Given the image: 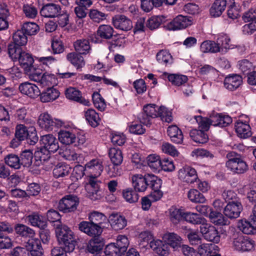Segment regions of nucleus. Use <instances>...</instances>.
<instances>
[{
  "instance_id": "f257e3e1",
  "label": "nucleus",
  "mask_w": 256,
  "mask_h": 256,
  "mask_svg": "<svg viewBox=\"0 0 256 256\" xmlns=\"http://www.w3.org/2000/svg\"><path fill=\"white\" fill-rule=\"evenodd\" d=\"M160 117L162 120L167 122L172 121L170 112L164 106L158 107L154 104H148L144 106L143 112L138 116L140 122L146 126H150L152 119Z\"/></svg>"
},
{
  "instance_id": "f03ea898",
  "label": "nucleus",
  "mask_w": 256,
  "mask_h": 256,
  "mask_svg": "<svg viewBox=\"0 0 256 256\" xmlns=\"http://www.w3.org/2000/svg\"><path fill=\"white\" fill-rule=\"evenodd\" d=\"M132 182L135 191L144 192L148 188H158L160 186V178L152 174H136L131 178Z\"/></svg>"
},
{
  "instance_id": "7ed1b4c3",
  "label": "nucleus",
  "mask_w": 256,
  "mask_h": 256,
  "mask_svg": "<svg viewBox=\"0 0 256 256\" xmlns=\"http://www.w3.org/2000/svg\"><path fill=\"white\" fill-rule=\"evenodd\" d=\"M230 240L233 248L238 252H250L254 248V240L244 236L240 232L236 231L234 228L232 230Z\"/></svg>"
},
{
  "instance_id": "20e7f679",
  "label": "nucleus",
  "mask_w": 256,
  "mask_h": 256,
  "mask_svg": "<svg viewBox=\"0 0 256 256\" xmlns=\"http://www.w3.org/2000/svg\"><path fill=\"white\" fill-rule=\"evenodd\" d=\"M56 236L61 246L67 252H73L76 245V240L74 232L65 225L57 227Z\"/></svg>"
},
{
  "instance_id": "39448f33",
  "label": "nucleus",
  "mask_w": 256,
  "mask_h": 256,
  "mask_svg": "<svg viewBox=\"0 0 256 256\" xmlns=\"http://www.w3.org/2000/svg\"><path fill=\"white\" fill-rule=\"evenodd\" d=\"M129 245L128 238L124 236H119L116 243L108 244L104 252L96 256H122Z\"/></svg>"
},
{
  "instance_id": "423d86ee",
  "label": "nucleus",
  "mask_w": 256,
  "mask_h": 256,
  "mask_svg": "<svg viewBox=\"0 0 256 256\" xmlns=\"http://www.w3.org/2000/svg\"><path fill=\"white\" fill-rule=\"evenodd\" d=\"M80 204V198L76 194H68L64 196L59 201L58 210L64 213L74 212Z\"/></svg>"
},
{
  "instance_id": "0eeeda50",
  "label": "nucleus",
  "mask_w": 256,
  "mask_h": 256,
  "mask_svg": "<svg viewBox=\"0 0 256 256\" xmlns=\"http://www.w3.org/2000/svg\"><path fill=\"white\" fill-rule=\"evenodd\" d=\"M193 19L190 16L180 14L166 24L164 27L170 30H183L192 25Z\"/></svg>"
},
{
  "instance_id": "6e6552de",
  "label": "nucleus",
  "mask_w": 256,
  "mask_h": 256,
  "mask_svg": "<svg viewBox=\"0 0 256 256\" xmlns=\"http://www.w3.org/2000/svg\"><path fill=\"white\" fill-rule=\"evenodd\" d=\"M38 124L42 129L47 131H52L54 128L61 127L63 122L58 119H53L47 112L41 114L38 120Z\"/></svg>"
},
{
  "instance_id": "1a4fd4ad",
  "label": "nucleus",
  "mask_w": 256,
  "mask_h": 256,
  "mask_svg": "<svg viewBox=\"0 0 256 256\" xmlns=\"http://www.w3.org/2000/svg\"><path fill=\"white\" fill-rule=\"evenodd\" d=\"M96 178L90 176L88 182L86 184L85 188L88 192V197L92 200L100 199L102 192L100 190V182L96 180Z\"/></svg>"
},
{
  "instance_id": "9d476101",
  "label": "nucleus",
  "mask_w": 256,
  "mask_h": 256,
  "mask_svg": "<svg viewBox=\"0 0 256 256\" xmlns=\"http://www.w3.org/2000/svg\"><path fill=\"white\" fill-rule=\"evenodd\" d=\"M200 229L206 240L214 243H218L220 242V236L214 226L203 223L200 226Z\"/></svg>"
},
{
  "instance_id": "9b49d317",
  "label": "nucleus",
  "mask_w": 256,
  "mask_h": 256,
  "mask_svg": "<svg viewBox=\"0 0 256 256\" xmlns=\"http://www.w3.org/2000/svg\"><path fill=\"white\" fill-rule=\"evenodd\" d=\"M109 156L112 164H114L113 168L114 172H109V174L111 176H116L120 175V171L115 166L120 165L123 161V156L121 150L115 148H110L108 152Z\"/></svg>"
},
{
  "instance_id": "f8f14e48",
  "label": "nucleus",
  "mask_w": 256,
  "mask_h": 256,
  "mask_svg": "<svg viewBox=\"0 0 256 256\" xmlns=\"http://www.w3.org/2000/svg\"><path fill=\"white\" fill-rule=\"evenodd\" d=\"M178 177L181 180L188 184H192L198 179L196 170L188 166H184L178 170Z\"/></svg>"
},
{
  "instance_id": "ddd939ff",
  "label": "nucleus",
  "mask_w": 256,
  "mask_h": 256,
  "mask_svg": "<svg viewBox=\"0 0 256 256\" xmlns=\"http://www.w3.org/2000/svg\"><path fill=\"white\" fill-rule=\"evenodd\" d=\"M40 142L43 146L42 148L50 152L54 153L60 148L58 140L52 134L42 136Z\"/></svg>"
},
{
  "instance_id": "4468645a",
  "label": "nucleus",
  "mask_w": 256,
  "mask_h": 256,
  "mask_svg": "<svg viewBox=\"0 0 256 256\" xmlns=\"http://www.w3.org/2000/svg\"><path fill=\"white\" fill-rule=\"evenodd\" d=\"M79 230L89 236L96 237L102 232V226L94 224L90 221H82L78 224Z\"/></svg>"
},
{
  "instance_id": "2eb2a0df",
  "label": "nucleus",
  "mask_w": 256,
  "mask_h": 256,
  "mask_svg": "<svg viewBox=\"0 0 256 256\" xmlns=\"http://www.w3.org/2000/svg\"><path fill=\"white\" fill-rule=\"evenodd\" d=\"M242 210L240 202H229L224 207V214L229 218L234 219L240 216Z\"/></svg>"
},
{
  "instance_id": "dca6fc26",
  "label": "nucleus",
  "mask_w": 256,
  "mask_h": 256,
  "mask_svg": "<svg viewBox=\"0 0 256 256\" xmlns=\"http://www.w3.org/2000/svg\"><path fill=\"white\" fill-rule=\"evenodd\" d=\"M26 254L28 256H42V248L38 238H30L26 244Z\"/></svg>"
},
{
  "instance_id": "f3484780",
  "label": "nucleus",
  "mask_w": 256,
  "mask_h": 256,
  "mask_svg": "<svg viewBox=\"0 0 256 256\" xmlns=\"http://www.w3.org/2000/svg\"><path fill=\"white\" fill-rule=\"evenodd\" d=\"M112 22L116 28L123 31H128L132 28V21L124 15L115 16L112 18Z\"/></svg>"
},
{
  "instance_id": "a211bd4d",
  "label": "nucleus",
  "mask_w": 256,
  "mask_h": 256,
  "mask_svg": "<svg viewBox=\"0 0 256 256\" xmlns=\"http://www.w3.org/2000/svg\"><path fill=\"white\" fill-rule=\"evenodd\" d=\"M108 222L111 227L115 230L124 228L127 225L126 218L118 213L113 212L108 217Z\"/></svg>"
},
{
  "instance_id": "6ab92c4d",
  "label": "nucleus",
  "mask_w": 256,
  "mask_h": 256,
  "mask_svg": "<svg viewBox=\"0 0 256 256\" xmlns=\"http://www.w3.org/2000/svg\"><path fill=\"white\" fill-rule=\"evenodd\" d=\"M18 89L22 94L32 98H36L40 94L38 88L36 84L28 82L21 84Z\"/></svg>"
},
{
  "instance_id": "aec40b11",
  "label": "nucleus",
  "mask_w": 256,
  "mask_h": 256,
  "mask_svg": "<svg viewBox=\"0 0 256 256\" xmlns=\"http://www.w3.org/2000/svg\"><path fill=\"white\" fill-rule=\"evenodd\" d=\"M150 247L158 256H168L170 254V248L168 244L160 240H154L150 242Z\"/></svg>"
},
{
  "instance_id": "412c9836",
  "label": "nucleus",
  "mask_w": 256,
  "mask_h": 256,
  "mask_svg": "<svg viewBox=\"0 0 256 256\" xmlns=\"http://www.w3.org/2000/svg\"><path fill=\"white\" fill-rule=\"evenodd\" d=\"M65 95L67 98L78 102L85 106H88L90 102L84 98L81 92L75 88L70 87L66 89Z\"/></svg>"
},
{
  "instance_id": "4be33fe9",
  "label": "nucleus",
  "mask_w": 256,
  "mask_h": 256,
  "mask_svg": "<svg viewBox=\"0 0 256 256\" xmlns=\"http://www.w3.org/2000/svg\"><path fill=\"white\" fill-rule=\"evenodd\" d=\"M104 246V242L102 238L100 236L94 237V238L90 240L86 247L87 250L92 253L96 254H101L102 252H100Z\"/></svg>"
},
{
  "instance_id": "5701e85b",
  "label": "nucleus",
  "mask_w": 256,
  "mask_h": 256,
  "mask_svg": "<svg viewBox=\"0 0 256 256\" xmlns=\"http://www.w3.org/2000/svg\"><path fill=\"white\" fill-rule=\"evenodd\" d=\"M210 120L211 125L221 128L227 126L232 122V118L228 116L218 114L210 116Z\"/></svg>"
},
{
  "instance_id": "b1692460",
  "label": "nucleus",
  "mask_w": 256,
  "mask_h": 256,
  "mask_svg": "<svg viewBox=\"0 0 256 256\" xmlns=\"http://www.w3.org/2000/svg\"><path fill=\"white\" fill-rule=\"evenodd\" d=\"M242 79L241 76L233 74L226 76L224 80V87L231 91L236 90L242 84Z\"/></svg>"
},
{
  "instance_id": "393cba45",
  "label": "nucleus",
  "mask_w": 256,
  "mask_h": 256,
  "mask_svg": "<svg viewBox=\"0 0 256 256\" xmlns=\"http://www.w3.org/2000/svg\"><path fill=\"white\" fill-rule=\"evenodd\" d=\"M60 92L54 86L46 88L39 95L42 102H48L56 100L60 96Z\"/></svg>"
},
{
  "instance_id": "a878e982",
  "label": "nucleus",
  "mask_w": 256,
  "mask_h": 256,
  "mask_svg": "<svg viewBox=\"0 0 256 256\" xmlns=\"http://www.w3.org/2000/svg\"><path fill=\"white\" fill-rule=\"evenodd\" d=\"M86 172L91 174V176L97 178L103 170L102 162L99 159H93L85 165Z\"/></svg>"
},
{
  "instance_id": "bb28decb",
  "label": "nucleus",
  "mask_w": 256,
  "mask_h": 256,
  "mask_svg": "<svg viewBox=\"0 0 256 256\" xmlns=\"http://www.w3.org/2000/svg\"><path fill=\"white\" fill-rule=\"evenodd\" d=\"M26 219L33 226L38 228H46L48 226L45 217L38 212H32L26 217Z\"/></svg>"
},
{
  "instance_id": "cd10ccee",
  "label": "nucleus",
  "mask_w": 256,
  "mask_h": 256,
  "mask_svg": "<svg viewBox=\"0 0 256 256\" xmlns=\"http://www.w3.org/2000/svg\"><path fill=\"white\" fill-rule=\"evenodd\" d=\"M162 238L164 242L174 249H178L182 246V238L174 232H167L164 234Z\"/></svg>"
},
{
  "instance_id": "c85d7f7f",
  "label": "nucleus",
  "mask_w": 256,
  "mask_h": 256,
  "mask_svg": "<svg viewBox=\"0 0 256 256\" xmlns=\"http://www.w3.org/2000/svg\"><path fill=\"white\" fill-rule=\"evenodd\" d=\"M60 7L59 5L54 4H48L44 6L40 11L42 16L46 18H54L60 12Z\"/></svg>"
},
{
  "instance_id": "c756f323",
  "label": "nucleus",
  "mask_w": 256,
  "mask_h": 256,
  "mask_svg": "<svg viewBox=\"0 0 256 256\" xmlns=\"http://www.w3.org/2000/svg\"><path fill=\"white\" fill-rule=\"evenodd\" d=\"M226 164L228 169L238 174H244L248 170L246 162L241 158L234 162L226 163Z\"/></svg>"
},
{
  "instance_id": "7c9ffc66",
  "label": "nucleus",
  "mask_w": 256,
  "mask_h": 256,
  "mask_svg": "<svg viewBox=\"0 0 256 256\" xmlns=\"http://www.w3.org/2000/svg\"><path fill=\"white\" fill-rule=\"evenodd\" d=\"M21 66L26 72H28L34 69V60L32 54L24 52L18 60Z\"/></svg>"
},
{
  "instance_id": "2f4dec72",
  "label": "nucleus",
  "mask_w": 256,
  "mask_h": 256,
  "mask_svg": "<svg viewBox=\"0 0 256 256\" xmlns=\"http://www.w3.org/2000/svg\"><path fill=\"white\" fill-rule=\"evenodd\" d=\"M167 132L171 141L177 144L182 143L184 136L182 130L177 126L176 125H172L168 126Z\"/></svg>"
},
{
  "instance_id": "473e14b6",
  "label": "nucleus",
  "mask_w": 256,
  "mask_h": 256,
  "mask_svg": "<svg viewBox=\"0 0 256 256\" xmlns=\"http://www.w3.org/2000/svg\"><path fill=\"white\" fill-rule=\"evenodd\" d=\"M72 171V168L68 164L59 163L53 170L54 176L56 178L68 176Z\"/></svg>"
},
{
  "instance_id": "72a5a7b5",
  "label": "nucleus",
  "mask_w": 256,
  "mask_h": 256,
  "mask_svg": "<svg viewBox=\"0 0 256 256\" xmlns=\"http://www.w3.org/2000/svg\"><path fill=\"white\" fill-rule=\"evenodd\" d=\"M202 256H221L219 254V248L214 244H202L200 246Z\"/></svg>"
},
{
  "instance_id": "f704fd0d",
  "label": "nucleus",
  "mask_w": 256,
  "mask_h": 256,
  "mask_svg": "<svg viewBox=\"0 0 256 256\" xmlns=\"http://www.w3.org/2000/svg\"><path fill=\"white\" fill-rule=\"evenodd\" d=\"M50 152L42 148L36 151L34 165L39 166L47 162L50 158Z\"/></svg>"
},
{
  "instance_id": "c9c22d12",
  "label": "nucleus",
  "mask_w": 256,
  "mask_h": 256,
  "mask_svg": "<svg viewBox=\"0 0 256 256\" xmlns=\"http://www.w3.org/2000/svg\"><path fill=\"white\" fill-rule=\"evenodd\" d=\"M235 129L238 136L241 138H246L252 135L250 125L242 122H236Z\"/></svg>"
},
{
  "instance_id": "e433bc0d",
  "label": "nucleus",
  "mask_w": 256,
  "mask_h": 256,
  "mask_svg": "<svg viewBox=\"0 0 256 256\" xmlns=\"http://www.w3.org/2000/svg\"><path fill=\"white\" fill-rule=\"evenodd\" d=\"M16 233L22 237L32 238L35 234L34 230L22 224H16L14 226Z\"/></svg>"
},
{
  "instance_id": "4c0bfd02",
  "label": "nucleus",
  "mask_w": 256,
  "mask_h": 256,
  "mask_svg": "<svg viewBox=\"0 0 256 256\" xmlns=\"http://www.w3.org/2000/svg\"><path fill=\"white\" fill-rule=\"evenodd\" d=\"M210 222L218 226H228L230 224L229 220L224 217L222 214L217 211H214L210 212L209 216Z\"/></svg>"
},
{
  "instance_id": "58836bf2",
  "label": "nucleus",
  "mask_w": 256,
  "mask_h": 256,
  "mask_svg": "<svg viewBox=\"0 0 256 256\" xmlns=\"http://www.w3.org/2000/svg\"><path fill=\"white\" fill-rule=\"evenodd\" d=\"M238 227L244 234H253L254 230H256V222H254L252 220L251 222L242 220L238 222Z\"/></svg>"
},
{
  "instance_id": "ea45409f",
  "label": "nucleus",
  "mask_w": 256,
  "mask_h": 256,
  "mask_svg": "<svg viewBox=\"0 0 256 256\" xmlns=\"http://www.w3.org/2000/svg\"><path fill=\"white\" fill-rule=\"evenodd\" d=\"M225 0H215L210 8V14L214 17L220 16L225 10L226 6Z\"/></svg>"
},
{
  "instance_id": "a19ab883",
  "label": "nucleus",
  "mask_w": 256,
  "mask_h": 256,
  "mask_svg": "<svg viewBox=\"0 0 256 256\" xmlns=\"http://www.w3.org/2000/svg\"><path fill=\"white\" fill-rule=\"evenodd\" d=\"M74 46L76 51L81 54H86L90 50V42L86 39L76 40L74 43Z\"/></svg>"
},
{
  "instance_id": "79ce46f5",
  "label": "nucleus",
  "mask_w": 256,
  "mask_h": 256,
  "mask_svg": "<svg viewBox=\"0 0 256 256\" xmlns=\"http://www.w3.org/2000/svg\"><path fill=\"white\" fill-rule=\"evenodd\" d=\"M158 62L165 66L171 64L173 62V58L169 51L166 50H160L156 55Z\"/></svg>"
},
{
  "instance_id": "37998d69",
  "label": "nucleus",
  "mask_w": 256,
  "mask_h": 256,
  "mask_svg": "<svg viewBox=\"0 0 256 256\" xmlns=\"http://www.w3.org/2000/svg\"><path fill=\"white\" fill-rule=\"evenodd\" d=\"M190 136L194 141L198 143L204 144L208 140V134L202 130H192L190 131Z\"/></svg>"
},
{
  "instance_id": "c03bdc74",
  "label": "nucleus",
  "mask_w": 256,
  "mask_h": 256,
  "mask_svg": "<svg viewBox=\"0 0 256 256\" xmlns=\"http://www.w3.org/2000/svg\"><path fill=\"white\" fill-rule=\"evenodd\" d=\"M67 60L77 68H81L85 65V62L81 54L74 52L68 54Z\"/></svg>"
},
{
  "instance_id": "a18cd8bd",
  "label": "nucleus",
  "mask_w": 256,
  "mask_h": 256,
  "mask_svg": "<svg viewBox=\"0 0 256 256\" xmlns=\"http://www.w3.org/2000/svg\"><path fill=\"white\" fill-rule=\"evenodd\" d=\"M58 140L64 144L70 145L76 142V138L75 134L72 132L60 130L58 132Z\"/></svg>"
},
{
  "instance_id": "49530a36",
  "label": "nucleus",
  "mask_w": 256,
  "mask_h": 256,
  "mask_svg": "<svg viewBox=\"0 0 256 256\" xmlns=\"http://www.w3.org/2000/svg\"><path fill=\"white\" fill-rule=\"evenodd\" d=\"M184 212L175 207L169 209V218L170 220L174 224H178L184 220L183 214Z\"/></svg>"
},
{
  "instance_id": "de8ad7c7",
  "label": "nucleus",
  "mask_w": 256,
  "mask_h": 256,
  "mask_svg": "<svg viewBox=\"0 0 256 256\" xmlns=\"http://www.w3.org/2000/svg\"><path fill=\"white\" fill-rule=\"evenodd\" d=\"M60 155L66 160L75 161L78 160V155L76 152L70 148V146H64L59 150Z\"/></svg>"
},
{
  "instance_id": "09e8293b",
  "label": "nucleus",
  "mask_w": 256,
  "mask_h": 256,
  "mask_svg": "<svg viewBox=\"0 0 256 256\" xmlns=\"http://www.w3.org/2000/svg\"><path fill=\"white\" fill-rule=\"evenodd\" d=\"M230 38L226 36H223L219 37L215 42L216 44V47L218 48V52L224 54L228 52L230 48Z\"/></svg>"
},
{
  "instance_id": "8fccbe9b",
  "label": "nucleus",
  "mask_w": 256,
  "mask_h": 256,
  "mask_svg": "<svg viewBox=\"0 0 256 256\" xmlns=\"http://www.w3.org/2000/svg\"><path fill=\"white\" fill-rule=\"evenodd\" d=\"M114 28L110 25L100 26L97 30V35L100 38L106 40L111 38L114 34Z\"/></svg>"
},
{
  "instance_id": "3c124183",
  "label": "nucleus",
  "mask_w": 256,
  "mask_h": 256,
  "mask_svg": "<svg viewBox=\"0 0 256 256\" xmlns=\"http://www.w3.org/2000/svg\"><path fill=\"white\" fill-rule=\"evenodd\" d=\"M34 154L30 150H25L22 151L20 156V166L30 167L32 162Z\"/></svg>"
},
{
  "instance_id": "603ef678",
  "label": "nucleus",
  "mask_w": 256,
  "mask_h": 256,
  "mask_svg": "<svg viewBox=\"0 0 256 256\" xmlns=\"http://www.w3.org/2000/svg\"><path fill=\"white\" fill-rule=\"evenodd\" d=\"M86 120L89 124L94 128L96 127L100 121V118L98 113L93 109H88L85 112Z\"/></svg>"
},
{
  "instance_id": "864d4df0",
  "label": "nucleus",
  "mask_w": 256,
  "mask_h": 256,
  "mask_svg": "<svg viewBox=\"0 0 256 256\" xmlns=\"http://www.w3.org/2000/svg\"><path fill=\"white\" fill-rule=\"evenodd\" d=\"M24 52V51L22 50V46L12 44L8 46V53L14 60H18Z\"/></svg>"
},
{
  "instance_id": "5fc2aeb1",
  "label": "nucleus",
  "mask_w": 256,
  "mask_h": 256,
  "mask_svg": "<svg viewBox=\"0 0 256 256\" xmlns=\"http://www.w3.org/2000/svg\"><path fill=\"white\" fill-rule=\"evenodd\" d=\"M5 164L16 170L20 169L21 167L20 157L15 154H10L6 156L4 158Z\"/></svg>"
},
{
  "instance_id": "6e6d98bb",
  "label": "nucleus",
  "mask_w": 256,
  "mask_h": 256,
  "mask_svg": "<svg viewBox=\"0 0 256 256\" xmlns=\"http://www.w3.org/2000/svg\"><path fill=\"white\" fill-rule=\"evenodd\" d=\"M168 80L172 84L180 86L186 83L188 78L186 76L178 74H170L168 75Z\"/></svg>"
},
{
  "instance_id": "4d7b16f0",
  "label": "nucleus",
  "mask_w": 256,
  "mask_h": 256,
  "mask_svg": "<svg viewBox=\"0 0 256 256\" xmlns=\"http://www.w3.org/2000/svg\"><path fill=\"white\" fill-rule=\"evenodd\" d=\"M183 216L184 220L194 224H200L201 225L204 222V219L196 213L184 212Z\"/></svg>"
},
{
  "instance_id": "13d9d810",
  "label": "nucleus",
  "mask_w": 256,
  "mask_h": 256,
  "mask_svg": "<svg viewBox=\"0 0 256 256\" xmlns=\"http://www.w3.org/2000/svg\"><path fill=\"white\" fill-rule=\"evenodd\" d=\"M88 220L92 224L102 226V224L106 221V217L102 212L94 211L89 214Z\"/></svg>"
},
{
  "instance_id": "bf43d9fd",
  "label": "nucleus",
  "mask_w": 256,
  "mask_h": 256,
  "mask_svg": "<svg viewBox=\"0 0 256 256\" xmlns=\"http://www.w3.org/2000/svg\"><path fill=\"white\" fill-rule=\"evenodd\" d=\"M14 43L19 46H24L28 42L27 35L22 30H18L13 34Z\"/></svg>"
},
{
  "instance_id": "052dcab7",
  "label": "nucleus",
  "mask_w": 256,
  "mask_h": 256,
  "mask_svg": "<svg viewBox=\"0 0 256 256\" xmlns=\"http://www.w3.org/2000/svg\"><path fill=\"white\" fill-rule=\"evenodd\" d=\"M188 197L191 202H194L204 203L206 201L204 196L196 189L190 190L188 194Z\"/></svg>"
},
{
  "instance_id": "680f3d73",
  "label": "nucleus",
  "mask_w": 256,
  "mask_h": 256,
  "mask_svg": "<svg viewBox=\"0 0 256 256\" xmlns=\"http://www.w3.org/2000/svg\"><path fill=\"white\" fill-rule=\"evenodd\" d=\"M122 196L126 200L130 203H134L138 200V195L136 192L132 188H128L123 190Z\"/></svg>"
},
{
  "instance_id": "e2e57ef3",
  "label": "nucleus",
  "mask_w": 256,
  "mask_h": 256,
  "mask_svg": "<svg viewBox=\"0 0 256 256\" xmlns=\"http://www.w3.org/2000/svg\"><path fill=\"white\" fill-rule=\"evenodd\" d=\"M27 36L36 34L39 30L38 24L34 22H26L22 26V29Z\"/></svg>"
},
{
  "instance_id": "0e129e2a",
  "label": "nucleus",
  "mask_w": 256,
  "mask_h": 256,
  "mask_svg": "<svg viewBox=\"0 0 256 256\" xmlns=\"http://www.w3.org/2000/svg\"><path fill=\"white\" fill-rule=\"evenodd\" d=\"M215 42L211 40H206L202 42L200 45V50L204 53L206 52H218V48Z\"/></svg>"
},
{
  "instance_id": "69168bd1",
  "label": "nucleus",
  "mask_w": 256,
  "mask_h": 256,
  "mask_svg": "<svg viewBox=\"0 0 256 256\" xmlns=\"http://www.w3.org/2000/svg\"><path fill=\"white\" fill-rule=\"evenodd\" d=\"M86 172V166L82 165L76 166L71 174V179L72 181L75 182L79 179H81L85 174L84 172Z\"/></svg>"
},
{
  "instance_id": "338daca9",
  "label": "nucleus",
  "mask_w": 256,
  "mask_h": 256,
  "mask_svg": "<svg viewBox=\"0 0 256 256\" xmlns=\"http://www.w3.org/2000/svg\"><path fill=\"white\" fill-rule=\"evenodd\" d=\"M93 103L94 106L102 112L104 111L106 107L104 100L98 92H94L92 96Z\"/></svg>"
},
{
  "instance_id": "774afa93",
  "label": "nucleus",
  "mask_w": 256,
  "mask_h": 256,
  "mask_svg": "<svg viewBox=\"0 0 256 256\" xmlns=\"http://www.w3.org/2000/svg\"><path fill=\"white\" fill-rule=\"evenodd\" d=\"M30 132V128H27L24 124H18L16 128L15 136L20 140H24L28 136Z\"/></svg>"
}]
</instances>
